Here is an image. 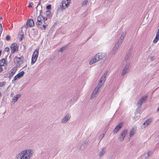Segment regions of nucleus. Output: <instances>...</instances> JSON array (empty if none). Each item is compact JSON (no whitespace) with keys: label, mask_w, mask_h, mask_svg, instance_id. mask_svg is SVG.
<instances>
[{"label":"nucleus","mask_w":159,"mask_h":159,"mask_svg":"<svg viewBox=\"0 0 159 159\" xmlns=\"http://www.w3.org/2000/svg\"><path fill=\"white\" fill-rule=\"evenodd\" d=\"M101 88L98 86H97L95 88V89L94 90L93 93L91 96L90 98L91 99H93L96 96V95L98 92V91L100 90V89Z\"/></svg>","instance_id":"nucleus-9"},{"label":"nucleus","mask_w":159,"mask_h":159,"mask_svg":"<svg viewBox=\"0 0 159 159\" xmlns=\"http://www.w3.org/2000/svg\"><path fill=\"white\" fill-rule=\"evenodd\" d=\"M26 65L24 67H25L26 66Z\"/></svg>","instance_id":"nucleus-50"},{"label":"nucleus","mask_w":159,"mask_h":159,"mask_svg":"<svg viewBox=\"0 0 159 159\" xmlns=\"http://www.w3.org/2000/svg\"><path fill=\"white\" fill-rule=\"evenodd\" d=\"M1 66H0V73L2 72L3 70V69Z\"/></svg>","instance_id":"nucleus-40"},{"label":"nucleus","mask_w":159,"mask_h":159,"mask_svg":"<svg viewBox=\"0 0 159 159\" xmlns=\"http://www.w3.org/2000/svg\"><path fill=\"white\" fill-rule=\"evenodd\" d=\"M24 74L25 72L24 71H22L18 73L14 77L13 79L12 80V82H13L14 81H16L18 79L20 78L23 77Z\"/></svg>","instance_id":"nucleus-10"},{"label":"nucleus","mask_w":159,"mask_h":159,"mask_svg":"<svg viewBox=\"0 0 159 159\" xmlns=\"http://www.w3.org/2000/svg\"><path fill=\"white\" fill-rule=\"evenodd\" d=\"M40 23H42V21L41 20H40Z\"/></svg>","instance_id":"nucleus-48"},{"label":"nucleus","mask_w":159,"mask_h":159,"mask_svg":"<svg viewBox=\"0 0 159 159\" xmlns=\"http://www.w3.org/2000/svg\"><path fill=\"white\" fill-rule=\"evenodd\" d=\"M123 40H121L120 39H118V40L117 42L116 43V44L115 45H117L119 47L120 46V44H121L122 41Z\"/></svg>","instance_id":"nucleus-24"},{"label":"nucleus","mask_w":159,"mask_h":159,"mask_svg":"<svg viewBox=\"0 0 159 159\" xmlns=\"http://www.w3.org/2000/svg\"><path fill=\"white\" fill-rule=\"evenodd\" d=\"M39 50V48H37L34 52L31 58V65L34 64L36 62L38 56Z\"/></svg>","instance_id":"nucleus-5"},{"label":"nucleus","mask_w":159,"mask_h":159,"mask_svg":"<svg viewBox=\"0 0 159 159\" xmlns=\"http://www.w3.org/2000/svg\"><path fill=\"white\" fill-rule=\"evenodd\" d=\"M2 19V17L1 16H0V20H1Z\"/></svg>","instance_id":"nucleus-45"},{"label":"nucleus","mask_w":159,"mask_h":159,"mask_svg":"<svg viewBox=\"0 0 159 159\" xmlns=\"http://www.w3.org/2000/svg\"><path fill=\"white\" fill-rule=\"evenodd\" d=\"M108 73V71L106 70L105 71L103 75L101 77L99 82L98 83V86L100 88L104 84L106 80V78L107 76V74Z\"/></svg>","instance_id":"nucleus-4"},{"label":"nucleus","mask_w":159,"mask_h":159,"mask_svg":"<svg viewBox=\"0 0 159 159\" xmlns=\"http://www.w3.org/2000/svg\"><path fill=\"white\" fill-rule=\"evenodd\" d=\"M128 132V130L127 129L124 130L120 134V137L119 138V139L121 141H122L125 136Z\"/></svg>","instance_id":"nucleus-11"},{"label":"nucleus","mask_w":159,"mask_h":159,"mask_svg":"<svg viewBox=\"0 0 159 159\" xmlns=\"http://www.w3.org/2000/svg\"><path fill=\"white\" fill-rule=\"evenodd\" d=\"M17 69L16 67H14L12 69H11L10 71H9L7 73L9 75V77L11 78L12 76L16 73L17 70Z\"/></svg>","instance_id":"nucleus-13"},{"label":"nucleus","mask_w":159,"mask_h":159,"mask_svg":"<svg viewBox=\"0 0 159 159\" xmlns=\"http://www.w3.org/2000/svg\"><path fill=\"white\" fill-rule=\"evenodd\" d=\"M105 56L106 54L104 53H98L95 55L90 61L89 64L90 65H92L99 61L104 57Z\"/></svg>","instance_id":"nucleus-2"},{"label":"nucleus","mask_w":159,"mask_h":159,"mask_svg":"<svg viewBox=\"0 0 159 159\" xmlns=\"http://www.w3.org/2000/svg\"><path fill=\"white\" fill-rule=\"evenodd\" d=\"M42 17L43 18V21H44L45 24V22L47 20V19L48 18L47 17H46H46H43L42 16Z\"/></svg>","instance_id":"nucleus-32"},{"label":"nucleus","mask_w":159,"mask_h":159,"mask_svg":"<svg viewBox=\"0 0 159 159\" xmlns=\"http://www.w3.org/2000/svg\"><path fill=\"white\" fill-rule=\"evenodd\" d=\"M152 121V120L151 119L149 118L147 119L146 121L143 123V125L144 126V127H147Z\"/></svg>","instance_id":"nucleus-17"},{"label":"nucleus","mask_w":159,"mask_h":159,"mask_svg":"<svg viewBox=\"0 0 159 159\" xmlns=\"http://www.w3.org/2000/svg\"><path fill=\"white\" fill-rule=\"evenodd\" d=\"M156 35H159V28L157 30Z\"/></svg>","instance_id":"nucleus-41"},{"label":"nucleus","mask_w":159,"mask_h":159,"mask_svg":"<svg viewBox=\"0 0 159 159\" xmlns=\"http://www.w3.org/2000/svg\"><path fill=\"white\" fill-rule=\"evenodd\" d=\"M11 55H10L9 56V58H10H10H11Z\"/></svg>","instance_id":"nucleus-47"},{"label":"nucleus","mask_w":159,"mask_h":159,"mask_svg":"<svg viewBox=\"0 0 159 159\" xmlns=\"http://www.w3.org/2000/svg\"><path fill=\"white\" fill-rule=\"evenodd\" d=\"M71 118V115L69 113L67 114L62 119L61 122L62 123H65L67 122Z\"/></svg>","instance_id":"nucleus-12"},{"label":"nucleus","mask_w":159,"mask_h":159,"mask_svg":"<svg viewBox=\"0 0 159 159\" xmlns=\"http://www.w3.org/2000/svg\"><path fill=\"white\" fill-rule=\"evenodd\" d=\"M7 56H6V58H5V60H6V59H7Z\"/></svg>","instance_id":"nucleus-46"},{"label":"nucleus","mask_w":159,"mask_h":159,"mask_svg":"<svg viewBox=\"0 0 159 159\" xmlns=\"http://www.w3.org/2000/svg\"><path fill=\"white\" fill-rule=\"evenodd\" d=\"M148 156H149V152H148Z\"/></svg>","instance_id":"nucleus-49"},{"label":"nucleus","mask_w":159,"mask_h":159,"mask_svg":"<svg viewBox=\"0 0 159 159\" xmlns=\"http://www.w3.org/2000/svg\"><path fill=\"white\" fill-rule=\"evenodd\" d=\"M11 53H14L15 52L18 50L17 44L16 43H12L10 46Z\"/></svg>","instance_id":"nucleus-8"},{"label":"nucleus","mask_w":159,"mask_h":159,"mask_svg":"<svg viewBox=\"0 0 159 159\" xmlns=\"http://www.w3.org/2000/svg\"><path fill=\"white\" fill-rule=\"evenodd\" d=\"M157 111H159V107H158V108H157Z\"/></svg>","instance_id":"nucleus-44"},{"label":"nucleus","mask_w":159,"mask_h":159,"mask_svg":"<svg viewBox=\"0 0 159 159\" xmlns=\"http://www.w3.org/2000/svg\"><path fill=\"white\" fill-rule=\"evenodd\" d=\"M46 8L48 10H50L51 8V5H48L46 7Z\"/></svg>","instance_id":"nucleus-35"},{"label":"nucleus","mask_w":159,"mask_h":159,"mask_svg":"<svg viewBox=\"0 0 159 159\" xmlns=\"http://www.w3.org/2000/svg\"><path fill=\"white\" fill-rule=\"evenodd\" d=\"M4 51H6L7 52H9L10 51V48L9 47H7L6 48H5V49H4Z\"/></svg>","instance_id":"nucleus-33"},{"label":"nucleus","mask_w":159,"mask_h":159,"mask_svg":"<svg viewBox=\"0 0 159 159\" xmlns=\"http://www.w3.org/2000/svg\"><path fill=\"white\" fill-rule=\"evenodd\" d=\"M23 38H24V35L23 34H21L20 35V41H22Z\"/></svg>","instance_id":"nucleus-36"},{"label":"nucleus","mask_w":159,"mask_h":159,"mask_svg":"<svg viewBox=\"0 0 159 159\" xmlns=\"http://www.w3.org/2000/svg\"><path fill=\"white\" fill-rule=\"evenodd\" d=\"M106 148H105L103 147L101 148V150L99 153V157H102L103 155L105 153Z\"/></svg>","instance_id":"nucleus-18"},{"label":"nucleus","mask_w":159,"mask_h":159,"mask_svg":"<svg viewBox=\"0 0 159 159\" xmlns=\"http://www.w3.org/2000/svg\"><path fill=\"white\" fill-rule=\"evenodd\" d=\"M135 130L134 128H133L131 130L129 134V136L130 137H132L135 134Z\"/></svg>","instance_id":"nucleus-21"},{"label":"nucleus","mask_w":159,"mask_h":159,"mask_svg":"<svg viewBox=\"0 0 159 159\" xmlns=\"http://www.w3.org/2000/svg\"><path fill=\"white\" fill-rule=\"evenodd\" d=\"M40 5V0H39V2H38V4H37V7H36V10H37V7H38Z\"/></svg>","instance_id":"nucleus-39"},{"label":"nucleus","mask_w":159,"mask_h":159,"mask_svg":"<svg viewBox=\"0 0 159 159\" xmlns=\"http://www.w3.org/2000/svg\"><path fill=\"white\" fill-rule=\"evenodd\" d=\"M66 1L67 3H69L70 4V3L71 0H66Z\"/></svg>","instance_id":"nucleus-42"},{"label":"nucleus","mask_w":159,"mask_h":159,"mask_svg":"<svg viewBox=\"0 0 159 159\" xmlns=\"http://www.w3.org/2000/svg\"><path fill=\"white\" fill-rule=\"evenodd\" d=\"M119 47L117 45H115L113 47L112 51V53L113 55L115 54L117 51Z\"/></svg>","instance_id":"nucleus-19"},{"label":"nucleus","mask_w":159,"mask_h":159,"mask_svg":"<svg viewBox=\"0 0 159 159\" xmlns=\"http://www.w3.org/2000/svg\"><path fill=\"white\" fill-rule=\"evenodd\" d=\"M11 39V37L9 35H7L6 36V40L7 41H9Z\"/></svg>","instance_id":"nucleus-31"},{"label":"nucleus","mask_w":159,"mask_h":159,"mask_svg":"<svg viewBox=\"0 0 159 159\" xmlns=\"http://www.w3.org/2000/svg\"><path fill=\"white\" fill-rule=\"evenodd\" d=\"M123 123L120 122L118 125L113 130V132L115 133H117L119 131V129L122 127L123 125Z\"/></svg>","instance_id":"nucleus-14"},{"label":"nucleus","mask_w":159,"mask_h":159,"mask_svg":"<svg viewBox=\"0 0 159 159\" xmlns=\"http://www.w3.org/2000/svg\"><path fill=\"white\" fill-rule=\"evenodd\" d=\"M6 83L5 82H0V87H2L5 85Z\"/></svg>","instance_id":"nucleus-30"},{"label":"nucleus","mask_w":159,"mask_h":159,"mask_svg":"<svg viewBox=\"0 0 159 159\" xmlns=\"http://www.w3.org/2000/svg\"><path fill=\"white\" fill-rule=\"evenodd\" d=\"M21 96V95L20 94H17L15 95L14 97L12 98L13 101L14 102H16L18 99Z\"/></svg>","instance_id":"nucleus-20"},{"label":"nucleus","mask_w":159,"mask_h":159,"mask_svg":"<svg viewBox=\"0 0 159 159\" xmlns=\"http://www.w3.org/2000/svg\"><path fill=\"white\" fill-rule=\"evenodd\" d=\"M129 70V64L127 63L124 68L123 69L121 75L122 76H124L126 73H128Z\"/></svg>","instance_id":"nucleus-6"},{"label":"nucleus","mask_w":159,"mask_h":159,"mask_svg":"<svg viewBox=\"0 0 159 159\" xmlns=\"http://www.w3.org/2000/svg\"><path fill=\"white\" fill-rule=\"evenodd\" d=\"M104 134H103L101 135H100L99 136V139H101L104 137Z\"/></svg>","instance_id":"nucleus-34"},{"label":"nucleus","mask_w":159,"mask_h":159,"mask_svg":"<svg viewBox=\"0 0 159 159\" xmlns=\"http://www.w3.org/2000/svg\"><path fill=\"white\" fill-rule=\"evenodd\" d=\"M52 15L51 12L49 11H47L46 12V16L48 18H50L52 17Z\"/></svg>","instance_id":"nucleus-23"},{"label":"nucleus","mask_w":159,"mask_h":159,"mask_svg":"<svg viewBox=\"0 0 159 159\" xmlns=\"http://www.w3.org/2000/svg\"><path fill=\"white\" fill-rule=\"evenodd\" d=\"M125 34H126L125 32H123L122 33V34H121V35L120 39H121V40H123L125 36Z\"/></svg>","instance_id":"nucleus-27"},{"label":"nucleus","mask_w":159,"mask_h":159,"mask_svg":"<svg viewBox=\"0 0 159 159\" xmlns=\"http://www.w3.org/2000/svg\"><path fill=\"white\" fill-rule=\"evenodd\" d=\"M47 25H43V28H41V29L42 30H45V27H46V26Z\"/></svg>","instance_id":"nucleus-38"},{"label":"nucleus","mask_w":159,"mask_h":159,"mask_svg":"<svg viewBox=\"0 0 159 159\" xmlns=\"http://www.w3.org/2000/svg\"><path fill=\"white\" fill-rule=\"evenodd\" d=\"M34 5V4H33V2H30L28 5V7H32V5Z\"/></svg>","instance_id":"nucleus-37"},{"label":"nucleus","mask_w":159,"mask_h":159,"mask_svg":"<svg viewBox=\"0 0 159 159\" xmlns=\"http://www.w3.org/2000/svg\"><path fill=\"white\" fill-rule=\"evenodd\" d=\"M40 17V15L38 16L37 18V21L36 23V25L39 27V26L40 25V20H39V18Z\"/></svg>","instance_id":"nucleus-28"},{"label":"nucleus","mask_w":159,"mask_h":159,"mask_svg":"<svg viewBox=\"0 0 159 159\" xmlns=\"http://www.w3.org/2000/svg\"><path fill=\"white\" fill-rule=\"evenodd\" d=\"M159 39V35H156V36L153 40V43H157Z\"/></svg>","instance_id":"nucleus-25"},{"label":"nucleus","mask_w":159,"mask_h":159,"mask_svg":"<svg viewBox=\"0 0 159 159\" xmlns=\"http://www.w3.org/2000/svg\"><path fill=\"white\" fill-rule=\"evenodd\" d=\"M33 152L31 149L23 151L16 156L15 159H30L33 155Z\"/></svg>","instance_id":"nucleus-1"},{"label":"nucleus","mask_w":159,"mask_h":159,"mask_svg":"<svg viewBox=\"0 0 159 159\" xmlns=\"http://www.w3.org/2000/svg\"><path fill=\"white\" fill-rule=\"evenodd\" d=\"M150 59L152 61H153V57H151Z\"/></svg>","instance_id":"nucleus-43"},{"label":"nucleus","mask_w":159,"mask_h":159,"mask_svg":"<svg viewBox=\"0 0 159 159\" xmlns=\"http://www.w3.org/2000/svg\"><path fill=\"white\" fill-rule=\"evenodd\" d=\"M147 96H143L138 102L137 105L139 108H140L143 102L147 100Z\"/></svg>","instance_id":"nucleus-7"},{"label":"nucleus","mask_w":159,"mask_h":159,"mask_svg":"<svg viewBox=\"0 0 159 159\" xmlns=\"http://www.w3.org/2000/svg\"><path fill=\"white\" fill-rule=\"evenodd\" d=\"M24 57L23 56L20 57L16 56L14 59V62L16 64L15 67H18L20 66L23 63V60Z\"/></svg>","instance_id":"nucleus-3"},{"label":"nucleus","mask_w":159,"mask_h":159,"mask_svg":"<svg viewBox=\"0 0 159 159\" xmlns=\"http://www.w3.org/2000/svg\"><path fill=\"white\" fill-rule=\"evenodd\" d=\"M27 25H29L30 27H31L34 25V23L32 19H30L28 20L27 21Z\"/></svg>","instance_id":"nucleus-15"},{"label":"nucleus","mask_w":159,"mask_h":159,"mask_svg":"<svg viewBox=\"0 0 159 159\" xmlns=\"http://www.w3.org/2000/svg\"><path fill=\"white\" fill-rule=\"evenodd\" d=\"M88 2V0H85L81 4V6L82 7H84L87 3Z\"/></svg>","instance_id":"nucleus-26"},{"label":"nucleus","mask_w":159,"mask_h":159,"mask_svg":"<svg viewBox=\"0 0 159 159\" xmlns=\"http://www.w3.org/2000/svg\"><path fill=\"white\" fill-rule=\"evenodd\" d=\"M66 46H63L59 49V51L61 52L65 50L66 49Z\"/></svg>","instance_id":"nucleus-29"},{"label":"nucleus","mask_w":159,"mask_h":159,"mask_svg":"<svg viewBox=\"0 0 159 159\" xmlns=\"http://www.w3.org/2000/svg\"><path fill=\"white\" fill-rule=\"evenodd\" d=\"M6 61L5 58H2L0 60V66H2L4 64H6Z\"/></svg>","instance_id":"nucleus-22"},{"label":"nucleus","mask_w":159,"mask_h":159,"mask_svg":"<svg viewBox=\"0 0 159 159\" xmlns=\"http://www.w3.org/2000/svg\"><path fill=\"white\" fill-rule=\"evenodd\" d=\"M69 3H67L66 0H62V9L63 10V9H65V8L64 7V6H65L66 8L68 7L69 6Z\"/></svg>","instance_id":"nucleus-16"}]
</instances>
